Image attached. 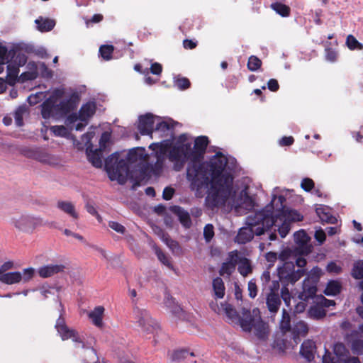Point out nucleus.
<instances>
[{
  "instance_id": "obj_1",
  "label": "nucleus",
  "mask_w": 363,
  "mask_h": 363,
  "mask_svg": "<svg viewBox=\"0 0 363 363\" xmlns=\"http://www.w3.org/2000/svg\"><path fill=\"white\" fill-rule=\"evenodd\" d=\"M169 158L174 162L177 171L182 169L187 160H191L187 167L186 179L196 197L201 198L206 194L205 205L209 209L215 211L227 206L235 208L240 213L242 209L253 208L254 201L246 189L242 190L238 197L236 196L231 167L233 159H228L219 152L208 162H201L185 135L179 137L169 152Z\"/></svg>"
},
{
  "instance_id": "obj_2",
  "label": "nucleus",
  "mask_w": 363,
  "mask_h": 363,
  "mask_svg": "<svg viewBox=\"0 0 363 363\" xmlns=\"http://www.w3.org/2000/svg\"><path fill=\"white\" fill-rule=\"evenodd\" d=\"M288 190L274 188L272 191V199L269 204L260 211L250 215L247 218V226L240 228L235 240L238 243H246L250 241L254 235H260L265 230H274L269 235V240L277 238L275 232L277 230L281 238H285L290 230L291 222L300 221L303 216L295 210L287 208L284 203Z\"/></svg>"
},
{
  "instance_id": "obj_3",
  "label": "nucleus",
  "mask_w": 363,
  "mask_h": 363,
  "mask_svg": "<svg viewBox=\"0 0 363 363\" xmlns=\"http://www.w3.org/2000/svg\"><path fill=\"white\" fill-rule=\"evenodd\" d=\"M147 154L143 147H135L128 153L115 152L105 161V168L111 180L123 184L126 181L129 164H140L147 160Z\"/></svg>"
},
{
  "instance_id": "obj_4",
  "label": "nucleus",
  "mask_w": 363,
  "mask_h": 363,
  "mask_svg": "<svg viewBox=\"0 0 363 363\" xmlns=\"http://www.w3.org/2000/svg\"><path fill=\"white\" fill-rule=\"evenodd\" d=\"M74 107L70 94L64 88L52 91L50 97L41 105V116L45 121H57L65 116Z\"/></svg>"
},
{
  "instance_id": "obj_5",
  "label": "nucleus",
  "mask_w": 363,
  "mask_h": 363,
  "mask_svg": "<svg viewBox=\"0 0 363 363\" xmlns=\"http://www.w3.org/2000/svg\"><path fill=\"white\" fill-rule=\"evenodd\" d=\"M134 323L138 327V331L145 338H151L157 342V337L162 333L160 324L155 320L146 309L135 308L133 311Z\"/></svg>"
},
{
  "instance_id": "obj_6",
  "label": "nucleus",
  "mask_w": 363,
  "mask_h": 363,
  "mask_svg": "<svg viewBox=\"0 0 363 363\" xmlns=\"http://www.w3.org/2000/svg\"><path fill=\"white\" fill-rule=\"evenodd\" d=\"M240 325L245 331L254 329L255 335L260 339H264L268 334V325L262 320L258 308H254L252 312L243 310Z\"/></svg>"
},
{
  "instance_id": "obj_7",
  "label": "nucleus",
  "mask_w": 363,
  "mask_h": 363,
  "mask_svg": "<svg viewBox=\"0 0 363 363\" xmlns=\"http://www.w3.org/2000/svg\"><path fill=\"white\" fill-rule=\"evenodd\" d=\"M10 224L17 231L30 235L37 228L43 225V219L40 216L23 213L12 216Z\"/></svg>"
},
{
  "instance_id": "obj_8",
  "label": "nucleus",
  "mask_w": 363,
  "mask_h": 363,
  "mask_svg": "<svg viewBox=\"0 0 363 363\" xmlns=\"http://www.w3.org/2000/svg\"><path fill=\"white\" fill-rule=\"evenodd\" d=\"M289 255L290 251L289 250H285L279 254V259L285 262L282 267L278 268V275L280 280L294 284L304 275L305 271L303 269L294 270V263L286 261Z\"/></svg>"
},
{
  "instance_id": "obj_9",
  "label": "nucleus",
  "mask_w": 363,
  "mask_h": 363,
  "mask_svg": "<svg viewBox=\"0 0 363 363\" xmlns=\"http://www.w3.org/2000/svg\"><path fill=\"white\" fill-rule=\"evenodd\" d=\"M95 111V103L88 102L82 106L79 113L69 115L66 118L65 123L67 126H70L71 128L75 125L76 130H82L87 125L89 119L94 114Z\"/></svg>"
},
{
  "instance_id": "obj_10",
  "label": "nucleus",
  "mask_w": 363,
  "mask_h": 363,
  "mask_svg": "<svg viewBox=\"0 0 363 363\" xmlns=\"http://www.w3.org/2000/svg\"><path fill=\"white\" fill-rule=\"evenodd\" d=\"M323 363H360L357 357H350L349 351L344 344L337 342L333 346V352H325L322 359Z\"/></svg>"
},
{
  "instance_id": "obj_11",
  "label": "nucleus",
  "mask_w": 363,
  "mask_h": 363,
  "mask_svg": "<svg viewBox=\"0 0 363 363\" xmlns=\"http://www.w3.org/2000/svg\"><path fill=\"white\" fill-rule=\"evenodd\" d=\"M8 57L6 82L10 85H14L18 80L19 67L23 66L27 61L26 56L24 54H18L15 56L11 55Z\"/></svg>"
},
{
  "instance_id": "obj_12",
  "label": "nucleus",
  "mask_w": 363,
  "mask_h": 363,
  "mask_svg": "<svg viewBox=\"0 0 363 363\" xmlns=\"http://www.w3.org/2000/svg\"><path fill=\"white\" fill-rule=\"evenodd\" d=\"M35 274V269L28 267L21 272H6L0 275V281L1 283L11 285L18 284L20 282L26 283L30 281Z\"/></svg>"
},
{
  "instance_id": "obj_13",
  "label": "nucleus",
  "mask_w": 363,
  "mask_h": 363,
  "mask_svg": "<svg viewBox=\"0 0 363 363\" xmlns=\"http://www.w3.org/2000/svg\"><path fill=\"white\" fill-rule=\"evenodd\" d=\"M362 306L357 308L359 316L363 319V293L362 295ZM346 340L351 345L354 354H363V324L359 326L358 331H354L346 337Z\"/></svg>"
},
{
  "instance_id": "obj_14",
  "label": "nucleus",
  "mask_w": 363,
  "mask_h": 363,
  "mask_svg": "<svg viewBox=\"0 0 363 363\" xmlns=\"http://www.w3.org/2000/svg\"><path fill=\"white\" fill-rule=\"evenodd\" d=\"M27 71L22 73L18 78V80L23 82L26 80H32L35 79L38 73L44 77H51L52 72L48 69L44 63L35 64L33 62H30L27 65Z\"/></svg>"
},
{
  "instance_id": "obj_15",
  "label": "nucleus",
  "mask_w": 363,
  "mask_h": 363,
  "mask_svg": "<svg viewBox=\"0 0 363 363\" xmlns=\"http://www.w3.org/2000/svg\"><path fill=\"white\" fill-rule=\"evenodd\" d=\"M27 156L33 157L40 163L53 167L60 165L62 163V160L58 155L39 149L27 153Z\"/></svg>"
},
{
  "instance_id": "obj_16",
  "label": "nucleus",
  "mask_w": 363,
  "mask_h": 363,
  "mask_svg": "<svg viewBox=\"0 0 363 363\" xmlns=\"http://www.w3.org/2000/svg\"><path fill=\"white\" fill-rule=\"evenodd\" d=\"M55 328L62 340L72 339L74 342L82 343L77 333L74 330L69 328L65 325V320L62 318V314H60V318L57 320Z\"/></svg>"
},
{
  "instance_id": "obj_17",
  "label": "nucleus",
  "mask_w": 363,
  "mask_h": 363,
  "mask_svg": "<svg viewBox=\"0 0 363 363\" xmlns=\"http://www.w3.org/2000/svg\"><path fill=\"white\" fill-rule=\"evenodd\" d=\"M156 120H159V118L150 113L140 116L138 123V129L140 133L142 135H151L154 130L153 125Z\"/></svg>"
},
{
  "instance_id": "obj_18",
  "label": "nucleus",
  "mask_w": 363,
  "mask_h": 363,
  "mask_svg": "<svg viewBox=\"0 0 363 363\" xmlns=\"http://www.w3.org/2000/svg\"><path fill=\"white\" fill-rule=\"evenodd\" d=\"M294 240L297 245V252L301 255H308L311 252L312 246L310 244V238L306 233L301 230L294 235Z\"/></svg>"
},
{
  "instance_id": "obj_19",
  "label": "nucleus",
  "mask_w": 363,
  "mask_h": 363,
  "mask_svg": "<svg viewBox=\"0 0 363 363\" xmlns=\"http://www.w3.org/2000/svg\"><path fill=\"white\" fill-rule=\"evenodd\" d=\"M164 304L165 307L172 313L175 317L179 319H186V314L182 308L176 302L174 298L169 294L165 295Z\"/></svg>"
},
{
  "instance_id": "obj_20",
  "label": "nucleus",
  "mask_w": 363,
  "mask_h": 363,
  "mask_svg": "<svg viewBox=\"0 0 363 363\" xmlns=\"http://www.w3.org/2000/svg\"><path fill=\"white\" fill-rule=\"evenodd\" d=\"M238 262V253L237 251H233L229 253L228 258L224 262L220 268V274L224 276H230L235 269V267Z\"/></svg>"
},
{
  "instance_id": "obj_21",
  "label": "nucleus",
  "mask_w": 363,
  "mask_h": 363,
  "mask_svg": "<svg viewBox=\"0 0 363 363\" xmlns=\"http://www.w3.org/2000/svg\"><path fill=\"white\" fill-rule=\"evenodd\" d=\"M317 291L316 283L312 281L309 277L305 279L303 283V291L299 294L300 300H308L313 298Z\"/></svg>"
},
{
  "instance_id": "obj_22",
  "label": "nucleus",
  "mask_w": 363,
  "mask_h": 363,
  "mask_svg": "<svg viewBox=\"0 0 363 363\" xmlns=\"http://www.w3.org/2000/svg\"><path fill=\"white\" fill-rule=\"evenodd\" d=\"M56 207L60 211L68 215L74 220H77L79 217V213L76 209L74 204L69 201H58Z\"/></svg>"
},
{
  "instance_id": "obj_23",
  "label": "nucleus",
  "mask_w": 363,
  "mask_h": 363,
  "mask_svg": "<svg viewBox=\"0 0 363 363\" xmlns=\"http://www.w3.org/2000/svg\"><path fill=\"white\" fill-rule=\"evenodd\" d=\"M150 149L156 152L157 161L155 164V168L152 169L154 175H159L162 171L163 162L161 160L162 155H164L165 149L162 143H152L150 145Z\"/></svg>"
},
{
  "instance_id": "obj_24",
  "label": "nucleus",
  "mask_w": 363,
  "mask_h": 363,
  "mask_svg": "<svg viewBox=\"0 0 363 363\" xmlns=\"http://www.w3.org/2000/svg\"><path fill=\"white\" fill-rule=\"evenodd\" d=\"M63 269L64 266L62 264H50L40 267L38 274L42 278H48L61 272Z\"/></svg>"
},
{
  "instance_id": "obj_25",
  "label": "nucleus",
  "mask_w": 363,
  "mask_h": 363,
  "mask_svg": "<svg viewBox=\"0 0 363 363\" xmlns=\"http://www.w3.org/2000/svg\"><path fill=\"white\" fill-rule=\"evenodd\" d=\"M102 151L103 150L99 148L93 150V149L90 147H88L86 151L88 160L93 164V166L97 168L101 167L103 164Z\"/></svg>"
},
{
  "instance_id": "obj_26",
  "label": "nucleus",
  "mask_w": 363,
  "mask_h": 363,
  "mask_svg": "<svg viewBox=\"0 0 363 363\" xmlns=\"http://www.w3.org/2000/svg\"><path fill=\"white\" fill-rule=\"evenodd\" d=\"M300 352L308 361L312 360L315 352V342L309 340L304 341L301 345Z\"/></svg>"
},
{
  "instance_id": "obj_27",
  "label": "nucleus",
  "mask_w": 363,
  "mask_h": 363,
  "mask_svg": "<svg viewBox=\"0 0 363 363\" xmlns=\"http://www.w3.org/2000/svg\"><path fill=\"white\" fill-rule=\"evenodd\" d=\"M105 308L99 306L95 307L92 311L89 313V318L91 319L93 324L97 327L103 326V317Z\"/></svg>"
},
{
  "instance_id": "obj_28",
  "label": "nucleus",
  "mask_w": 363,
  "mask_h": 363,
  "mask_svg": "<svg viewBox=\"0 0 363 363\" xmlns=\"http://www.w3.org/2000/svg\"><path fill=\"white\" fill-rule=\"evenodd\" d=\"M96 132L94 128H91L87 133L84 134L82 136V142H74V145L79 150H82L86 148V150L88 147L92 148V144L91 143L93 138L95 136Z\"/></svg>"
},
{
  "instance_id": "obj_29",
  "label": "nucleus",
  "mask_w": 363,
  "mask_h": 363,
  "mask_svg": "<svg viewBox=\"0 0 363 363\" xmlns=\"http://www.w3.org/2000/svg\"><path fill=\"white\" fill-rule=\"evenodd\" d=\"M37 29L40 32L51 30L55 26V21L52 19L39 17L35 21Z\"/></svg>"
},
{
  "instance_id": "obj_30",
  "label": "nucleus",
  "mask_w": 363,
  "mask_h": 363,
  "mask_svg": "<svg viewBox=\"0 0 363 363\" xmlns=\"http://www.w3.org/2000/svg\"><path fill=\"white\" fill-rule=\"evenodd\" d=\"M291 331L294 338L296 339L300 336H306L308 331V327L303 320H299L294 324Z\"/></svg>"
},
{
  "instance_id": "obj_31",
  "label": "nucleus",
  "mask_w": 363,
  "mask_h": 363,
  "mask_svg": "<svg viewBox=\"0 0 363 363\" xmlns=\"http://www.w3.org/2000/svg\"><path fill=\"white\" fill-rule=\"evenodd\" d=\"M267 305L271 313H276L281 305V299L277 293H269L267 297Z\"/></svg>"
},
{
  "instance_id": "obj_32",
  "label": "nucleus",
  "mask_w": 363,
  "mask_h": 363,
  "mask_svg": "<svg viewBox=\"0 0 363 363\" xmlns=\"http://www.w3.org/2000/svg\"><path fill=\"white\" fill-rule=\"evenodd\" d=\"M161 239L170 249L174 255H180L182 254V247L177 241L172 240L167 235L164 233H162Z\"/></svg>"
},
{
  "instance_id": "obj_33",
  "label": "nucleus",
  "mask_w": 363,
  "mask_h": 363,
  "mask_svg": "<svg viewBox=\"0 0 363 363\" xmlns=\"http://www.w3.org/2000/svg\"><path fill=\"white\" fill-rule=\"evenodd\" d=\"M316 213L323 222L329 223H335L337 218L332 216L328 209L324 206H319L316 208Z\"/></svg>"
},
{
  "instance_id": "obj_34",
  "label": "nucleus",
  "mask_w": 363,
  "mask_h": 363,
  "mask_svg": "<svg viewBox=\"0 0 363 363\" xmlns=\"http://www.w3.org/2000/svg\"><path fill=\"white\" fill-rule=\"evenodd\" d=\"M214 296L216 298H223L225 295V286L221 278L217 277L213 281Z\"/></svg>"
},
{
  "instance_id": "obj_35",
  "label": "nucleus",
  "mask_w": 363,
  "mask_h": 363,
  "mask_svg": "<svg viewBox=\"0 0 363 363\" xmlns=\"http://www.w3.org/2000/svg\"><path fill=\"white\" fill-rule=\"evenodd\" d=\"M237 264L238 265V272L243 277H246L252 272L251 264L247 258L240 257L238 255V262Z\"/></svg>"
},
{
  "instance_id": "obj_36",
  "label": "nucleus",
  "mask_w": 363,
  "mask_h": 363,
  "mask_svg": "<svg viewBox=\"0 0 363 363\" xmlns=\"http://www.w3.org/2000/svg\"><path fill=\"white\" fill-rule=\"evenodd\" d=\"M279 328L284 334L291 331L292 328L290 324L289 313L285 309L282 311V317L279 323Z\"/></svg>"
},
{
  "instance_id": "obj_37",
  "label": "nucleus",
  "mask_w": 363,
  "mask_h": 363,
  "mask_svg": "<svg viewBox=\"0 0 363 363\" xmlns=\"http://www.w3.org/2000/svg\"><path fill=\"white\" fill-rule=\"evenodd\" d=\"M341 289V284L338 281L332 280L330 281L326 288L324 291V293L327 296H335L338 293H340Z\"/></svg>"
},
{
  "instance_id": "obj_38",
  "label": "nucleus",
  "mask_w": 363,
  "mask_h": 363,
  "mask_svg": "<svg viewBox=\"0 0 363 363\" xmlns=\"http://www.w3.org/2000/svg\"><path fill=\"white\" fill-rule=\"evenodd\" d=\"M308 317L314 320H320L323 318L326 312L324 308L319 306H314L311 307L308 311Z\"/></svg>"
},
{
  "instance_id": "obj_39",
  "label": "nucleus",
  "mask_w": 363,
  "mask_h": 363,
  "mask_svg": "<svg viewBox=\"0 0 363 363\" xmlns=\"http://www.w3.org/2000/svg\"><path fill=\"white\" fill-rule=\"evenodd\" d=\"M271 8L282 17H287L290 15V8L284 4L275 2L271 4Z\"/></svg>"
},
{
  "instance_id": "obj_40",
  "label": "nucleus",
  "mask_w": 363,
  "mask_h": 363,
  "mask_svg": "<svg viewBox=\"0 0 363 363\" xmlns=\"http://www.w3.org/2000/svg\"><path fill=\"white\" fill-rule=\"evenodd\" d=\"M194 354L193 352H189L185 350H177L174 351L170 354V358L172 361H179L183 359H186L189 360L190 357H194Z\"/></svg>"
},
{
  "instance_id": "obj_41",
  "label": "nucleus",
  "mask_w": 363,
  "mask_h": 363,
  "mask_svg": "<svg viewBox=\"0 0 363 363\" xmlns=\"http://www.w3.org/2000/svg\"><path fill=\"white\" fill-rule=\"evenodd\" d=\"M51 132L57 137L67 138L69 135V130L64 125H53L50 127Z\"/></svg>"
},
{
  "instance_id": "obj_42",
  "label": "nucleus",
  "mask_w": 363,
  "mask_h": 363,
  "mask_svg": "<svg viewBox=\"0 0 363 363\" xmlns=\"http://www.w3.org/2000/svg\"><path fill=\"white\" fill-rule=\"evenodd\" d=\"M351 274L356 279L363 278V261L359 260L354 263Z\"/></svg>"
},
{
  "instance_id": "obj_43",
  "label": "nucleus",
  "mask_w": 363,
  "mask_h": 363,
  "mask_svg": "<svg viewBox=\"0 0 363 363\" xmlns=\"http://www.w3.org/2000/svg\"><path fill=\"white\" fill-rule=\"evenodd\" d=\"M156 121L155 132H161L162 134H164L167 131L173 128V123L170 121H160V118Z\"/></svg>"
},
{
  "instance_id": "obj_44",
  "label": "nucleus",
  "mask_w": 363,
  "mask_h": 363,
  "mask_svg": "<svg viewBox=\"0 0 363 363\" xmlns=\"http://www.w3.org/2000/svg\"><path fill=\"white\" fill-rule=\"evenodd\" d=\"M208 143L207 137L200 136L195 140L194 147L198 153H202L206 150Z\"/></svg>"
},
{
  "instance_id": "obj_45",
  "label": "nucleus",
  "mask_w": 363,
  "mask_h": 363,
  "mask_svg": "<svg viewBox=\"0 0 363 363\" xmlns=\"http://www.w3.org/2000/svg\"><path fill=\"white\" fill-rule=\"evenodd\" d=\"M177 215L179 217V219L181 222V223L185 227V228H189L191 225V221L190 219V216L188 212L186 211L179 208L177 210Z\"/></svg>"
},
{
  "instance_id": "obj_46",
  "label": "nucleus",
  "mask_w": 363,
  "mask_h": 363,
  "mask_svg": "<svg viewBox=\"0 0 363 363\" xmlns=\"http://www.w3.org/2000/svg\"><path fill=\"white\" fill-rule=\"evenodd\" d=\"M10 53L8 52L7 48L0 43V74L4 70V65L8 62V57Z\"/></svg>"
},
{
  "instance_id": "obj_47",
  "label": "nucleus",
  "mask_w": 363,
  "mask_h": 363,
  "mask_svg": "<svg viewBox=\"0 0 363 363\" xmlns=\"http://www.w3.org/2000/svg\"><path fill=\"white\" fill-rule=\"evenodd\" d=\"M346 44L351 50L363 49V45L360 43L352 35H349L346 39Z\"/></svg>"
},
{
  "instance_id": "obj_48",
  "label": "nucleus",
  "mask_w": 363,
  "mask_h": 363,
  "mask_svg": "<svg viewBox=\"0 0 363 363\" xmlns=\"http://www.w3.org/2000/svg\"><path fill=\"white\" fill-rule=\"evenodd\" d=\"M111 133L109 131H105L102 133L100 140H99V149L101 150H105L107 147L111 143Z\"/></svg>"
},
{
  "instance_id": "obj_49",
  "label": "nucleus",
  "mask_w": 363,
  "mask_h": 363,
  "mask_svg": "<svg viewBox=\"0 0 363 363\" xmlns=\"http://www.w3.org/2000/svg\"><path fill=\"white\" fill-rule=\"evenodd\" d=\"M262 65L261 60L255 56H251L247 62V67L250 71L257 70Z\"/></svg>"
},
{
  "instance_id": "obj_50",
  "label": "nucleus",
  "mask_w": 363,
  "mask_h": 363,
  "mask_svg": "<svg viewBox=\"0 0 363 363\" xmlns=\"http://www.w3.org/2000/svg\"><path fill=\"white\" fill-rule=\"evenodd\" d=\"M113 51V47L112 45H101L99 49L101 57L106 60L111 59Z\"/></svg>"
},
{
  "instance_id": "obj_51",
  "label": "nucleus",
  "mask_w": 363,
  "mask_h": 363,
  "mask_svg": "<svg viewBox=\"0 0 363 363\" xmlns=\"http://www.w3.org/2000/svg\"><path fill=\"white\" fill-rule=\"evenodd\" d=\"M26 112V108L23 106H21L15 112L14 118L16 124L18 126H21L23 125V116Z\"/></svg>"
},
{
  "instance_id": "obj_52",
  "label": "nucleus",
  "mask_w": 363,
  "mask_h": 363,
  "mask_svg": "<svg viewBox=\"0 0 363 363\" xmlns=\"http://www.w3.org/2000/svg\"><path fill=\"white\" fill-rule=\"evenodd\" d=\"M174 85L177 89L184 90L189 87L190 82L185 77L177 78L174 80Z\"/></svg>"
},
{
  "instance_id": "obj_53",
  "label": "nucleus",
  "mask_w": 363,
  "mask_h": 363,
  "mask_svg": "<svg viewBox=\"0 0 363 363\" xmlns=\"http://www.w3.org/2000/svg\"><path fill=\"white\" fill-rule=\"evenodd\" d=\"M222 313H225L230 319H234L236 317V311L228 303L222 304Z\"/></svg>"
},
{
  "instance_id": "obj_54",
  "label": "nucleus",
  "mask_w": 363,
  "mask_h": 363,
  "mask_svg": "<svg viewBox=\"0 0 363 363\" xmlns=\"http://www.w3.org/2000/svg\"><path fill=\"white\" fill-rule=\"evenodd\" d=\"M326 269L329 273L338 274L342 272V267L335 262H331L327 265Z\"/></svg>"
},
{
  "instance_id": "obj_55",
  "label": "nucleus",
  "mask_w": 363,
  "mask_h": 363,
  "mask_svg": "<svg viewBox=\"0 0 363 363\" xmlns=\"http://www.w3.org/2000/svg\"><path fill=\"white\" fill-rule=\"evenodd\" d=\"M281 298L284 300L285 304L286 305V306L290 307L291 297L289 291L286 287H285V286L282 287L281 291Z\"/></svg>"
},
{
  "instance_id": "obj_56",
  "label": "nucleus",
  "mask_w": 363,
  "mask_h": 363,
  "mask_svg": "<svg viewBox=\"0 0 363 363\" xmlns=\"http://www.w3.org/2000/svg\"><path fill=\"white\" fill-rule=\"evenodd\" d=\"M155 253L159 260L164 265L170 266V262L168 257L160 250L157 247H155Z\"/></svg>"
},
{
  "instance_id": "obj_57",
  "label": "nucleus",
  "mask_w": 363,
  "mask_h": 363,
  "mask_svg": "<svg viewBox=\"0 0 363 363\" xmlns=\"http://www.w3.org/2000/svg\"><path fill=\"white\" fill-rule=\"evenodd\" d=\"M321 274L322 270L319 267H316L311 271L308 277H309L312 281H315L316 283Z\"/></svg>"
},
{
  "instance_id": "obj_58",
  "label": "nucleus",
  "mask_w": 363,
  "mask_h": 363,
  "mask_svg": "<svg viewBox=\"0 0 363 363\" xmlns=\"http://www.w3.org/2000/svg\"><path fill=\"white\" fill-rule=\"evenodd\" d=\"M203 235L207 242H209L214 235L213 227L211 224L205 226L203 230Z\"/></svg>"
},
{
  "instance_id": "obj_59",
  "label": "nucleus",
  "mask_w": 363,
  "mask_h": 363,
  "mask_svg": "<svg viewBox=\"0 0 363 363\" xmlns=\"http://www.w3.org/2000/svg\"><path fill=\"white\" fill-rule=\"evenodd\" d=\"M108 226L110 228L118 233L123 234L125 233V227L117 222L110 221Z\"/></svg>"
},
{
  "instance_id": "obj_60",
  "label": "nucleus",
  "mask_w": 363,
  "mask_h": 363,
  "mask_svg": "<svg viewBox=\"0 0 363 363\" xmlns=\"http://www.w3.org/2000/svg\"><path fill=\"white\" fill-rule=\"evenodd\" d=\"M301 186L305 191H309L314 187V182L309 178H305L302 180Z\"/></svg>"
},
{
  "instance_id": "obj_61",
  "label": "nucleus",
  "mask_w": 363,
  "mask_h": 363,
  "mask_svg": "<svg viewBox=\"0 0 363 363\" xmlns=\"http://www.w3.org/2000/svg\"><path fill=\"white\" fill-rule=\"evenodd\" d=\"M248 291L249 295L251 298H255L257 296V289L255 281L254 280H250L248 282Z\"/></svg>"
},
{
  "instance_id": "obj_62",
  "label": "nucleus",
  "mask_w": 363,
  "mask_h": 363,
  "mask_svg": "<svg viewBox=\"0 0 363 363\" xmlns=\"http://www.w3.org/2000/svg\"><path fill=\"white\" fill-rule=\"evenodd\" d=\"M14 267V264L12 261H7L4 262L0 267V275L6 273V272L12 269Z\"/></svg>"
},
{
  "instance_id": "obj_63",
  "label": "nucleus",
  "mask_w": 363,
  "mask_h": 363,
  "mask_svg": "<svg viewBox=\"0 0 363 363\" xmlns=\"http://www.w3.org/2000/svg\"><path fill=\"white\" fill-rule=\"evenodd\" d=\"M315 238L320 244L323 243L326 238L325 233L321 228L316 230L315 233Z\"/></svg>"
},
{
  "instance_id": "obj_64",
  "label": "nucleus",
  "mask_w": 363,
  "mask_h": 363,
  "mask_svg": "<svg viewBox=\"0 0 363 363\" xmlns=\"http://www.w3.org/2000/svg\"><path fill=\"white\" fill-rule=\"evenodd\" d=\"M162 67L160 63L155 62L152 64L150 71L153 74L159 75L162 72Z\"/></svg>"
}]
</instances>
